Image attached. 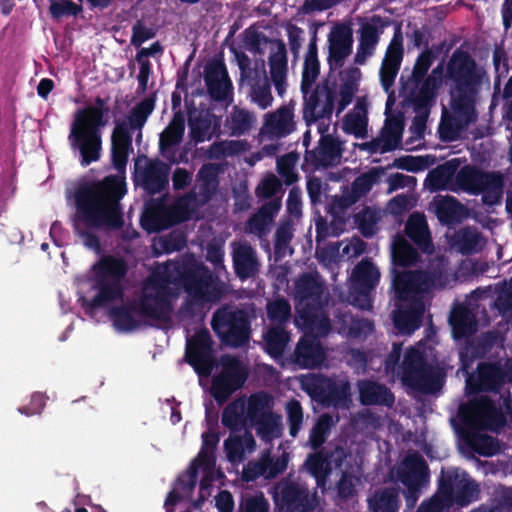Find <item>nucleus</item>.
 <instances>
[{
	"label": "nucleus",
	"mask_w": 512,
	"mask_h": 512,
	"mask_svg": "<svg viewBox=\"0 0 512 512\" xmlns=\"http://www.w3.org/2000/svg\"><path fill=\"white\" fill-rule=\"evenodd\" d=\"M163 274L169 278L167 284L163 285L157 280H152L144 287L142 310L133 307H123L113 312L114 325L118 330L128 331L135 328L143 319L144 315L161 318L164 317L170 307V284H173L170 278L175 281H181L187 292L193 297L210 300L207 295L211 277L196 262L195 259L189 260L185 265L168 263L164 267Z\"/></svg>",
	"instance_id": "f257e3e1"
},
{
	"label": "nucleus",
	"mask_w": 512,
	"mask_h": 512,
	"mask_svg": "<svg viewBox=\"0 0 512 512\" xmlns=\"http://www.w3.org/2000/svg\"><path fill=\"white\" fill-rule=\"evenodd\" d=\"M322 287L312 278H302L297 282V297L299 303L296 306L297 316L295 323L305 330L303 339L297 347V361L305 367H313L323 360V351L318 344L310 339V334L324 335L329 330L326 317L314 308L305 311V308L314 303L323 294Z\"/></svg>",
	"instance_id": "f03ea898"
},
{
	"label": "nucleus",
	"mask_w": 512,
	"mask_h": 512,
	"mask_svg": "<svg viewBox=\"0 0 512 512\" xmlns=\"http://www.w3.org/2000/svg\"><path fill=\"white\" fill-rule=\"evenodd\" d=\"M270 404L271 399L265 394L240 398L226 407L222 422L232 431L256 427L257 433L262 438L278 437L280 417L270 411Z\"/></svg>",
	"instance_id": "7ed1b4c3"
},
{
	"label": "nucleus",
	"mask_w": 512,
	"mask_h": 512,
	"mask_svg": "<svg viewBox=\"0 0 512 512\" xmlns=\"http://www.w3.org/2000/svg\"><path fill=\"white\" fill-rule=\"evenodd\" d=\"M124 193V178L122 176L105 178L103 182L92 189L84 204L87 220L95 225L119 226L121 215L118 201Z\"/></svg>",
	"instance_id": "20e7f679"
},
{
	"label": "nucleus",
	"mask_w": 512,
	"mask_h": 512,
	"mask_svg": "<svg viewBox=\"0 0 512 512\" xmlns=\"http://www.w3.org/2000/svg\"><path fill=\"white\" fill-rule=\"evenodd\" d=\"M106 121L101 107L90 106L75 114L71 125L69 140L77 148L84 164L96 161L100 157L101 135L99 129Z\"/></svg>",
	"instance_id": "39448f33"
},
{
	"label": "nucleus",
	"mask_w": 512,
	"mask_h": 512,
	"mask_svg": "<svg viewBox=\"0 0 512 512\" xmlns=\"http://www.w3.org/2000/svg\"><path fill=\"white\" fill-rule=\"evenodd\" d=\"M124 272L123 263L113 258H105L93 266L91 277L98 289L99 302L113 299L120 294L119 281Z\"/></svg>",
	"instance_id": "423d86ee"
},
{
	"label": "nucleus",
	"mask_w": 512,
	"mask_h": 512,
	"mask_svg": "<svg viewBox=\"0 0 512 512\" xmlns=\"http://www.w3.org/2000/svg\"><path fill=\"white\" fill-rule=\"evenodd\" d=\"M273 500L284 512H311L316 506L314 497L299 482H275Z\"/></svg>",
	"instance_id": "0eeeda50"
},
{
	"label": "nucleus",
	"mask_w": 512,
	"mask_h": 512,
	"mask_svg": "<svg viewBox=\"0 0 512 512\" xmlns=\"http://www.w3.org/2000/svg\"><path fill=\"white\" fill-rule=\"evenodd\" d=\"M402 380L409 386L424 392L435 389L438 378L434 372L422 364V354L418 349H411L403 362Z\"/></svg>",
	"instance_id": "6e6552de"
},
{
	"label": "nucleus",
	"mask_w": 512,
	"mask_h": 512,
	"mask_svg": "<svg viewBox=\"0 0 512 512\" xmlns=\"http://www.w3.org/2000/svg\"><path fill=\"white\" fill-rule=\"evenodd\" d=\"M222 365L221 373L214 379L211 388L212 395L219 402L225 401L246 379L244 366L235 359L225 357Z\"/></svg>",
	"instance_id": "1a4fd4ad"
},
{
	"label": "nucleus",
	"mask_w": 512,
	"mask_h": 512,
	"mask_svg": "<svg viewBox=\"0 0 512 512\" xmlns=\"http://www.w3.org/2000/svg\"><path fill=\"white\" fill-rule=\"evenodd\" d=\"M213 328L225 343L238 346L248 338L247 320L242 312L217 313L213 320Z\"/></svg>",
	"instance_id": "9d476101"
},
{
	"label": "nucleus",
	"mask_w": 512,
	"mask_h": 512,
	"mask_svg": "<svg viewBox=\"0 0 512 512\" xmlns=\"http://www.w3.org/2000/svg\"><path fill=\"white\" fill-rule=\"evenodd\" d=\"M461 414L465 421L475 428L496 429L502 422L498 411L483 398L461 408Z\"/></svg>",
	"instance_id": "9b49d317"
},
{
	"label": "nucleus",
	"mask_w": 512,
	"mask_h": 512,
	"mask_svg": "<svg viewBox=\"0 0 512 512\" xmlns=\"http://www.w3.org/2000/svg\"><path fill=\"white\" fill-rule=\"evenodd\" d=\"M432 286L431 279L423 273L397 274L393 280L395 294L400 300L417 301V295L429 290Z\"/></svg>",
	"instance_id": "f8f14e48"
},
{
	"label": "nucleus",
	"mask_w": 512,
	"mask_h": 512,
	"mask_svg": "<svg viewBox=\"0 0 512 512\" xmlns=\"http://www.w3.org/2000/svg\"><path fill=\"white\" fill-rule=\"evenodd\" d=\"M329 59L336 65L341 64L342 60L350 55L352 50V30L346 25L334 26L329 35Z\"/></svg>",
	"instance_id": "ddd939ff"
},
{
	"label": "nucleus",
	"mask_w": 512,
	"mask_h": 512,
	"mask_svg": "<svg viewBox=\"0 0 512 512\" xmlns=\"http://www.w3.org/2000/svg\"><path fill=\"white\" fill-rule=\"evenodd\" d=\"M210 345L209 334L201 331L187 344L186 357L198 373L207 375L210 373V362L208 360V349Z\"/></svg>",
	"instance_id": "4468645a"
},
{
	"label": "nucleus",
	"mask_w": 512,
	"mask_h": 512,
	"mask_svg": "<svg viewBox=\"0 0 512 512\" xmlns=\"http://www.w3.org/2000/svg\"><path fill=\"white\" fill-rule=\"evenodd\" d=\"M402 56V38L399 34H395L387 49L386 56L380 70L381 83L386 91L394 82L400 67Z\"/></svg>",
	"instance_id": "2eb2a0df"
},
{
	"label": "nucleus",
	"mask_w": 512,
	"mask_h": 512,
	"mask_svg": "<svg viewBox=\"0 0 512 512\" xmlns=\"http://www.w3.org/2000/svg\"><path fill=\"white\" fill-rule=\"evenodd\" d=\"M206 83L210 94L215 99H224L228 95L231 84L224 65L220 62L210 63L206 71Z\"/></svg>",
	"instance_id": "dca6fc26"
},
{
	"label": "nucleus",
	"mask_w": 512,
	"mask_h": 512,
	"mask_svg": "<svg viewBox=\"0 0 512 512\" xmlns=\"http://www.w3.org/2000/svg\"><path fill=\"white\" fill-rule=\"evenodd\" d=\"M512 381V377L503 375L496 366L482 365L479 367L477 375H472L467 380V386L471 389L490 390L505 379Z\"/></svg>",
	"instance_id": "f3484780"
},
{
	"label": "nucleus",
	"mask_w": 512,
	"mask_h": 512,
	"mask_svg": "<svg viewBox=\"0 0 512 512\" xmlns=\"http://www.w3.org/2000/svg\"><path fill=\"white\" fill-rule=\"evenodd\" d=\"M209 437V435H204L205 447L202 448L197 458L191 464L189 470L191 478L213 480L215 477H221L219 472L214 470L215 463L212 452L207 447Z\"/></svg>",
	"instance_id": "a211bd4d"
},
{
	"label": "nucleus",
	"mask_w": 512,
	"mask_h": 512,
	"mask_svg": "<svg viewBox=\"0 0 512 512\" xmlns=\"http://www.w3.org/2000/svg\"><path fill=\"white\" fill-rule=\"evenodd\" d=\"M472 176L477 181L478 188L484 192L483 200L493 205L500 201L502 195V177L497 174H481L472 171Z\"/></svg>",
	"instance_id": "6ab92c4d"
},
{
	"label": "nucleus",
	"mask_w": 512,
	"mask_h": 512,
	"mask_svg": "<svg viewBox=\"0 0 512 512\" xmlns=\"http://www.w3.org/2000/svg\"><path fill=\"white\" fill-rule=\"evenodd\" d=\"M453 482H439V487L434 495L424 500L416 512H447L452 507L451 489L447 484Z\"/></svg>",
	"instance_id": "aec40b11"
},
{
	"label": "nucleus",
	"mask_w": 512,
	"mask_h": 512,
	"mask_svg": "<svg viewBox=\"0 0 512 512\" xmlns=\"http://www.w3.org/2000/svg\"><path fill=\"white\" fill-rule=\"evenodd\" d=\"M451 489L452 506L465 507L479 499L481 488L478 482H453Z\"/></svg>",
	"instance_id": "412c9836"
},
{
	"label": "nucleus",
	"mask_w": 512,
	"mask_h": 512,
	"mask_svg": "<svg viewBox=\"0 0 512 512\" xmlns=\"http://www.w3.org/2000/svg\"><path fill=\"white\" fill-rule=\"evenodd\" d=\"M255 449V441L251 434L233 435L225 441L226 456L231 462H239Z\"/></svg>",
	"instance_id": "4be33fe9"
},
{
	"label": "nucleus",
	"mask_w": 512,
	"mask_h": 512,
	"mask_svg": "<svg viewBox=\"0 0 512 512\" xmlns=\"http://www.w3.org/2000/svg\"><path fill=\"white\" fill-rule=\"evenodd\" d=\"M234 263L241 278L252 276L257 270V261L250 246L239 244L234 250Z\"/></svg>",
	"instance_id": "5701e85b"
},
{
	"label": "nucleus",
	"mask_w": 512,
	"mask_h": 512,
	"mask_svg": "<svg viewBox=\"0 0 512 512\" xmlns=\"http://www.w3.org/2000/svg\"><path fill=\"white\" fill-rule=\"evenodd\" d=\"M129 145L130 136L127 127L124 124L118 125L112 135V151L114 164L119 170L125 165Z\"/></svg>",
	"instance_id": "b1692460"
},
{
	"label": "nucleus",
	"mask_w": 512,
	"mask_h": 512,
	"mask_svg": "<svg viewBox=\"0 0 512 512\" xmlns=\"http://www.w3.org/2000/svg\"><path fill=\"white\" fill-rule=\"evenodd\" d=\"M343 130L357 138L367 136V116L363 104H358L351 113L345 116Z\"/></svg>",
	"instance_id": "393cba45"
},
{
	"label": "nucleus",
	"mask_w": 512,
	"mask_h": 512,
	"mask_svg": "<svg viewBox=\"0 0 512 512\" xmlns=\"http://www.w3.org/2000/svg\"><path fill=\"white\" fill-rule=\"evenodd\" d=\"M360 398L362 403L370 404H386L390 405L393 403L392 395L387 389L381 385L363 382L359 385Z\"/></svg>",
	"instance_id": "a878e982"
},
{
	"label": "nucleus",
	"mask_w": 512,
	"mask_h": 512,
	"mask_svg": "<svg viewBox=\"0 0 512 512\" xmlns=\"http://www.w3.org/2000/svg\"><path fill=\"white\" fill-rule=\"evenodd\" d=\"M285 469L286 462L284 460L277 461L274 464H268V460L266 458H263L258 462H252L248 464V467L245 471L246 480L261 476L267 479L274 478Z\"/></svg>",
	"instance_id": "bb28decb"
},
{
	"label": "nucleus",
	"mask_w": 512,
	"mask_h": 512,
	"mask_svg": "<svg viewBox=\"0 0 512 512\" xmlns=\"http://www.w3.org/2000/svg\"><path fill=\"white\" fill-rule=\"evenodd\" d=\"M369 507L372 512H397L399 508L398 494L392 489L376 492L369 500Z\"/></svg>",
	"instance_id": "cd10ccee"
},
{
	"label": "nucleus",
	"mask_w": 512,
	"mask_h": 512,
	"mask_svg": "<svg viewBox=\"0 0 512 512\" xmlns=\"http://www.w3.org/2000/svg\"><path fill=\"white\" fill-rule=\"evenodd\" d=\"M198 482H175L174 487L168 493L164 506L167 512L173 511V507L179 502H189L193 497Z\"/></svg>",
	"instance_id": "c85d7f7f"
},
{
	"label": "nucleus",
	"mask_w": 512,
	"mask_h": 512,
	"mask_svg": "<svg viewBox=\"0 0 512 512\" xmlns=\"http://www.w3.org/2000/svg\"><path fill=\"white\" fill-rule=\"evenodd\" d=\"M401 127L398 123H389L385 126L381 138L371 144L374 152H386L394 149L399 141Z\"/></svg>",
	"instance_id": "c756f323"
},
{
	"label": "nucleus",
	"mask_w": 512,
	"mask_h": 512,
	"mask_svg": "<svg viewBox=\"0 0 512 512\" xmlns=\"http://www.w3.org/2000/svg\"><path fill=\"white\" fill-rule=\"evenodd\" d=\"M353 281L359 287H373L379 280L378 269L370 262H361L353 272Z\"/></svg>",
	"instance_id": "7c9ffc66"
},
{
	"label": "nucleus",
	"mask_w": 512,
	"mask_h": 512,
	"mask_svg": "<svg viewBox=\"0 0 512 512\" xmlns=\"http://www.w3.org/2000/svg\"><path fill=\"white\" fill-rule=\"evenodd\" d=\"M408 236L414 240L420 247L426 249L428 245V232L425 219L422 215H412L406 226Z\"/></svg>",
	"instance_id": "2f4dec72"
},
{
	"label": "nucleus",
	"mask_w": 512,
	"mask_h": 512,
	"mask_svg": "<svg viewBox=\"0 0 512 512\" xmlns=\"http://www.w3.org/2000/svg\"><path fill=\"white\" fill-rule=\"evenodd\" d=\"M401 476L409 479H423L427 477L426 464L424 460L412 454L407 456L400 466Z\"/></svg>",
	"instance_id": "473e14b6"
},
{
	"label": "nucleus",
	"mask_w": 512,
	"mask_h": 512,
	"mask_svg": "<svg viewBox=\"0 0 512 512\" xmlns=\"http://www.w3.org/2000/svg\"><path fill=\"white\" fill-rule=\"evenodd\" d=\"M319 63L316 54L315 44H311L305 58L303 69L302 89L306 93L317 78Z\"/></svg>",
	"instance_id": "72a5a7b5"
},
{
	"label": "nucleus",
	"mask_w": 512,
	"mask_h": 512,
	"mask_svg": "<svg viewBox=\"0 0 512 512\" xmlns=\"http://www.w3.org/2000/svg\"><path fill=\"white\" fill-rule=\"evenodd\" d=\"M184 132V118L176 115L169 126L163 131L160 138L161 149L164 150L169 146L177 144Z\"/></svg>",
	"instance_id": "f704fd0d"
},
{
	"label": "nucleus",
	"mask_w": 512,
	"mask_h": 512,
	"mask_svg": "<svg viewBox=\"0 0 512 512\" xmlns=\"http://www.w3.org/2000/svg\"><path fill=\"white\" fill-rule=\"evenodd\" d=\"M433 209L443 223L452 222L458 216L459 207L452 198L439 197L433 201Z\"/></svg>",
	"instance_id": "c9c22d12"
},
{
	"label": "nucleus",
	"mask_w": 512,
	"mask_h": 512,
	"mask_svg": "<svg viewBox=\"0 0 512 512\" xmlns=\"http://www.w3.org/2000/svg\"><path fill=\"white\" fill-rule=\"evenodd\" d=\"M288 336L280 327L270 329L265 335L267 351L273 356H279L285 349Z\"/></svg>",
	"instance_id": "e433bc0d"
},
{
	"label": "nucleus",
	"mask_w": 512,
	"mask_h": 512,
	"mask_svg": "<svg viewBox=\"0 0 512 512\" xmlns=\"http://www.w3.org/2000/svg\"><path fill=\"white\" fill-rule=\"evenodd\" d=\"M450 322L454 337L458 338L475 331V324L464 309L454 310Z\"/></svg>",
	"instance_id": "4c0bfd02"
},
{
	"label": "nucleus",
	"mask_w": 512,
	"mask_h": 512,
	"mask_svg": "<svg viewBox=\"0 0 512 512\" xmlns=\"http://www.w3.org/2000/svg\"><path fill=\"white\" fill-rule=\"evenodd\" d=\"M393 262L395 266H407L416 259V252L403 239H398L393 245Z\"/></svg>",
	"instance_id": "58836bf2"
},
{
	"label": "nucleus",
	"mask_w": 512,
	"mask_h": 512,
	"mask_svg": "<svg viewBox=\"0 0 512 512\" xmlns=\"http://www.w3.org/2000/svg\"><path fill=\"white\" fill-rule=\"evenodd\" d=\"M377 41L378 36L374 27L371 25H365L362 29L360 51L356 55L357 62L363 63L366 56L371 55Z\"/></svg>",
	"instance_id": "ea45409f"
},
{
	"label": "nucleus",
	"mask_w": 512,
	"mask_h": 512,
	"mask_svg": "<svg viewBox=\"0 0 512 512\" xmlns=\"http://www.w3.org/2000/svg\"><path fill=\"white\" fill-rule=\"evenodd\" d=\"M468 441L474 450L485 456L493 455L499 450L497 442L486 434L476 433L469 436Z\"/></svg>",
	"instance_id": "a19ab883"
},
{
	"label": "nucleus",
	"mask_w": 512,
	"mask_h": 512,
	"mask_svg": "<svg viewBox=\"0 0 512 512\" xmlns=\"http://www.w3.org/2000/svg\"><path fill=\"white\" fill-rule=\"evenodd\" d=\"M292 112L290 109H280L270 118L269 125L271 129L278 134L289 133L292 129Z\"/></svg>",
	"instance_id": "79ce46f5"
},
{
	"label": "nucleus",
	"mask_w": 512,
	"mask_h": 512,
	"mask_svg": "<svg viewBox=\"0 0 512 512\" xmlns=\"http://www.w3.org/2000/svg\"><path fill=\"white\" fill-rule=\"evenodd\" d=\"M377 178H378V173L375 171H371L370 173L365 174V175L359 177L358 179H356L353 184V190H354V193L356 194V196L353 197L352 199H350L349 201H345L344 206L351 205L352 203H354L356 201V199L358 197H360L361 195L366 193L372 187V185L377 181Z\"/></svg>",
	"instance_id": "37998d69"
},
{
	"label": "nucleus",
	"mask_w": 512,
	"mask_h": 512,
	"mask_svg": "<svg viewBox=\"0 0 512 512\" xmlns=\"http://www.w3.org/2000/svg\"><path fill=\"white\" fill-rule=\"evenodd\" d=\"M333 424L334 421L331 416L324 415L319 419L310 436V440L314 447H317L324 442L325 436Z\"/></svg>",
	"instance_id": "c03bdc74"
},
{
	"label": "nucleus",
	"mask_w": 512,
	"mask_h": 512,
	"mask_svg": "<svg viewBox=\"0 0 512 512\" xmlns=\"http://www.w3.org/2000/svg\"><path fill=\"white\" fill-rule=\"evenodd\" d=\"M269 318L278 323L286 321L290 316V306L284 300H275L268 304L267 307Z\"/></svg>",
	"instance_id": "a18cd8bd"
},
{
	"label": "nucleus",
	"mask_w": 512,
	"mask_h": 512,
	"mask_svg": "<svg viewBox=\"0 0 512 512\" xmlns=\"http://www.w3.org/2000/svg\"><path fill=\"white\" fill-rule=\"evenodd\" d=\"M422 311V306L417 307L416 312L409 317V320L407 322L405 321V315L399 312L394 317L396 327L402 333H411L419 326V318Z\"/></svg>",
	"instance_id": "49530a36"
},
{
	"label": "nucleus",
	"mask_w": 512,
	"mask_h": 512,
	"mask_svg": "<svg viewBox=\"0 0 512 512\" xmlns=\"http://www.w3.org/2000/svg\"><path fill=\"white\" fill-rule=\"evenodd\" d=\"M351 456L346 453L343 448H336L328 458V466L339 468L341 471L348 473L350 470Z\"/></svg>",
	"instance_id": "de8ad7c7"
},
{
	"label": "nucleus",
	"mask_w": 512,
	"mask_h": 512,
	"mask_svg": "<svg viewBox=\"0 0 512 512\" xmlns=\"http://www.w3.org/2000/svg\"><path fill=\"white\" fill-rule=\"evenodd\" d=\"M252 116L243 110H236L233 112L230 118V125L233 133L241 134L251 124Z\"/></svg>",
	"instance_id": "09e8293b"
},
{
	"label": "nucleus",
	"mask_w": 512,
	"mask_h": 512,
	"mask_svg": "<svg viewBox=\"0 0 512 512\" xmlns=\"http://www.w3.org/2000/svg\"><path fill=\"white\" fill-rule=\"evenodd\" d=\"M153 110V104L151 101H144L140 103L132 112L130 116V123L135 128H140L146 121L148 115Z\"/></svg>",
	"instance_id": "8fccbe9b"
},
{
	"label": "nucleus",
	"mask_w": 512,
	"mask_h": 512,
	"mask_svg": "<svg viewBox=\"0 0 512 512\" xmlns=\"http://www.w3.org/2000/svg\"><path fill=\"white\" fill-rule=\"evenodd\" d=\"M298 157L294 154H289L280 158L277 162L278 171L282 174L288 183H292L296 180L295 175L292 172V167L296 164Z\"/></svg>",
	"instance_id": "3c124183"
},
{
	"label": "nucleus",
	"mask_w": 512,
	"mask_h": 512,
	"mask_svg": "<svg viewBox=\"0 0 512 512\" xmlns=\"http://www.w3.org/2000/svg\"><path fill=\"white\" fill-rule=\"evenodd\" d=\"M288 417L290 421V433L295 436L302 422V409L298 402L290 401L287 404Z\"/></svg>",
	"instance_id": "603ef678"
},
{
	"label": "nucleus",
	"mask_w": 512,
	"mask_h": 512,
	"mask_svg": "<svg viewBox=\"0 0 512 512\" xmlns=\"http://www.w3.org/2000/svg\"><path fill=\"white\" fill-rule=\"evenodd\" d=\"M81 11V7L69 0H59L51 5V12L55 17L64 15H76Z\"/></svg>",
	"instance_id": "864d4df0"
},
{
	"label": "nucleus",
	"mask_w": 512,
	"mask_h": 512,
	"mask_svg": "<svg viewBox=\"0 0 512 512\" xmlns=\"http://www.w3.org/2000/svg\"><path fill=\"white\" fill-rule=\"evenodd\" d=\"M305 468L309 471L310 476L321 478L326 476L327 469L324 468V461L320 455H311L305 462Z\"/></svg>",
	"instance_id": "5fc2aeb1"
},
{
	"label": "nucleus",
	"mask_w": 512,
	"mask_h": 512,
	"mask_svg": "<svg viewBox=\"0 0 512 512\" xmlns=\"http://www.w3.org/2000/svg\"><path fill=\"white\" fill-rule=\"evenodd\" d=\"M271 77L273 82L278 90V93L281 95L284 92V82L286 78V66L282 61L273 62L271 65Z\"/></svg>",
	"instance_id": "6e6d98bb"
},
{
	"label": "nucleus",
	"mask_w": 512,
	"mask_h": 512,
	"mask_svg": "<svg viewBox=\"0 0 512 512\" xmlns=\"http://www.w3.org/2000/svg\"><path fill=\"white\" fill-rule=\"evenodd\" d=\"M252 99L261 108H267L272 102V96L269 91V87L266 84L257 85L253 88Z\"/></svg>",
	"instance_id": "4d7b16f0"
},
{
	"label": "nucleus",
	"mask_w": 512,
	"mask_h": 512,
	"mask_svg": "<svg viewBox=\"0 0 512 512\" xmlns=\"http://www.w3.org/2000/svg\"><path fill=\"white\" fill-rule=\"evenodd\" d=\"M327 103L320 104L318 101H313L312 97L307 102L304 115L308 122H315L318 117L327 111Z\"/></svg>",
	"instance_id": "13d9d810"
},
{
	"label": "nucleus",
	"mask_w": 512,
	"mask_h": 512,
	"mask_svg": "<svg viewBox=\"0 0 512 512\" xmlns=\"http://www.w3.org/2000/svg\"><path fill=\"white\" fill-rule=\"evenodd\" d=\"M407 487L405 492L406 505L413 507L420 496L421 487L428 482H401Z\"/></svg>",
	"instance_id": "bf43d9fd"
},
{
	"label": "nucleus",
	"mask_w": 512,
	"mask_h": 512,
	"mask_svg": "<svg viewBox=\"0 0 512 512\" xmlns=\"http://www.w3.org/2000/svg\"><path fill=\"white\" fill-rule=\"evenodd\" d=\"M215 506L219 512H233L234 499L227 490L220 491L215 497Z\"/></svg>",
	"instance_id": "052dcab7"
},
{
	"label": "nucleus",
	"mask_w": 512,
	"mask_h": 512,
	"mask_svg": "<svg viewBox=\"0 0 512 512\" xmlns=\"http://www.w3.org/2000/svg\"><path fill=\"white\" fill-rule=\"evenodd\" d=\"M269 503L261 494L248 499L242 512H268Z\"/></svg>",
	"instance_id": "680f3d73"
},
{
	"label": "nucleus",
	"mask_w": 512,
	"mask_h": 512,
	"mask_svg": "<svg viewBox=\"0 0 512 512\" xmlns=\"http://www.w3.org/2000/svg\"><path fill=\"white\" fill-rule=\"evenodd\" d=\"M279 186H280V183H279L278 179L275 176L270 175V176H267L262 181V183L258 187V191L262 196L268 197V196L272 195L273 193H275L276 190L279 188Z\"/></svg>",
	"instance_id": "e2e57ef3"
},
{
	"label": "nucleus",
	"mask_w": 512,
	"mask_h": 512,
	"mask_svg": "<svg viewBox=\"0 0 512 512\" xmlns=\"http://www.w3.org/2000/svg\"><path fill=\"white\" fill-rule=\"evenodd\" d=\"M199 484L200 491L198 497L196 499L192 497L189 501L195 510H200L202 508L206 500L203 491L207 490L211 486L212 482H199Z\"/></svg>",
	"instance_id": "0e129e2a"
},
{
	"label": "nucleus",
	"mask_w": 512,
	"mask_h": 512,
	"mask_svg": "<svg viewBox=\"0 0 512 512\" xmlns=\"http://www.w3.org/2000/svg\"><path fill=\"white\" fill-rule=\"evenodd\" d=\"M338 494L343 499H349L354 495V482H336Z\"/></svg>",
	"instance_id": "69168bd1"
},
{
	"label": "nucleus",
	"mask_w": 512,
	"mask_h": 512,
	"mask_svg": "<svg viewBox=\"0 0 512 512\" xmlns=\"http://www.w3.org/2000/svg\"><path fill=\"white\" fill-rule=\"evenodd\" d=\"M408 206V199L404 196H397L389 203V209L392 213H401Z\"/></svg>",
	"instance_id": "338daca9"
},
{
	"label": "nucleus",
	"mask_w": 512,
	"mask_h": 512,
	"mask_svg": "<svg viewBox=\"0 0 512 512\" xmlns=\"http://www.w3.org/2000/svg\"><path fill=\"white\" fill-rule=\"evenodd\" d=\"M431 65V57L429 52L422 53L415 65V72L424 74Z\"/></svg>",
	"instance_id": "774afa93"
}]
</instances>
